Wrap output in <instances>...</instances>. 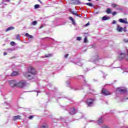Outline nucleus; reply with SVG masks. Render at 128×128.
I'll return each instance as SVG.
<instances>
[{"label":"nucleus","instance_id":"1","mask_svg":"<svg viewBox=\"0 0 128 128\" xmlns=\"http://www.w3.org/2000/svg\"><path fill=\"white\" fill-rule=\"evenodd\" d=\"M34 74H36V71L34 67H28V72L24 73V75L28 80H34Z\"/></svg>","mask_w":128,"mask_h":128},{"label":"nucleus","instance_id":"2","mask_svg":"<svg viewBox=\"0 0 128 128\" xmlns=\"http://www.w3.org/2000/svg\"><path fill=\"white\" fill-rule=\"evenodd\" d=\"M78 78H80V80H84V86H90L89 88V90H92V92H90V94H92L94 92V90L90 88V85L86 83V80H84V76H78Z\"/></svg>","mask_w":128,"mask_h":128},{"label":"nucleus","instance_id":"3","mask_svg":"<svg viewBox=\"0 0 128 128\" xmlns=\"http://www.w3.org/2000/svg\"><path fill=\"white\" fill-rule=\"evenodd\" d=\"M116 92H119V94H128V90L126 88L122 89V88H118L116 89Z\"/></svg>","mask_w":128,"mask_h":128},{"label":"nucleus","instance_id":"4","mask_svg":"<svg viewBox=\"0 0 128 128\" xmlns=\"http://www.w3.org/2000/svg\"><path fill=\"white\" fill-rule=\"evenodd\" d=\"M26 85V80H21L18 82H17L16 88H24Z\"/></svg>","mask_w":128,"mask_h":128},{"label":"nucleus","instance_id":"5","mask_svg":"<svg viewBox=\"0 0 128 128\" xmlns=\"http://www.w3.org/2000/svg\"><path fill=\"white\" fill-rule=\"evenodd\" d=\"M94 102V99L89 98L86 101V102L88 105V106H92Z\"/></svg>","mask_w":128,"mask_h":128},{"label":"nucleus","instance_id":"6","mask_svg":"<svg viewBox=\"0 0 128 128\" xmlns=\"http://www.w3.org/2000/svg\"><path fill=\"white\" fill-rule=\"evenodd\" d=\"M98 60H100V58L98 55H96L92 58L90 62L98 64Z\"/></svg>","mask_w":128,"mask_h":128},{"label":"nucleus","instance_id":"7","mask_svg":"<svg viewBox=\"0 0 128 128\" xmlns=\"http://www.w3.org/2000/svg\"><path fill=\"white\" fill-rule=\"evenodd\" d=\"M9 82L12 88H16L17 82H16V80H11Z\"/></svg>","mask_w":128,"mask_h":128},{"label":"nucleus","instance_id":"8","mask_svg":"<svg viewBox=\"0 0 128 128\" xmlns=\"http://www.w3.org/2000/svg\"><path fill=\"white\" fill-rule=\"evenodd\" d=\"M70 2H72V4L78 6V4H84V3L80 2V0H70Z\"/></svg>","mask_w":128,"mask_h":128},{"label":"nucleus","instance_id":"9","mask_svg":"<svg viewBox=\"0 0 128 128\" xmlns=\"http://www.w3.org/2000/svg\"><path fill=\"white\" fill-rule=\"evenodd\" d=\"M69 114L72 115L75 114H76V109L74 107L71 108L69 110Z\"/></svg>","mask_w":128,"mask_h":128},{"label":"nucleus","instance_id":"10","mask_svg":"<svg viewBox=\"0 0 128 128\" xmlns=\"http://www.w3.org/2000/svg\"><path fill=\"white\" fill-rule=\"evenodd\" d=\"M102 94H104V96H110V92L106 90V89L103 88L102 90Z\"/></svg>","mask_w":128,"mask_h":128},{"label":"nucleus","instance_id":"11","mask_svg":"<svg viewBox=\"0 0 128 128\" xmlns=\"http://www.w3.org/2000/svg\"><path fill=\"white\" fill-rule=\"evenodd\" d=\"M120 22H122V24H128V20L126 18H124V20L122 18L119 19Z\"/></svg>","mask_w":128,"mask_h":128},{"label":"nucleus","instance_id":"12","mask_svg":"<svg viewBox=\"0 0 128 128\" xmlns=\"http://www.w3.org/2000/svg\"><path fill=\"white\" fill-rule=\"evenodd\" d=\"M75 64H77V66H82V60H78L76 62H74Z\"/></svg>","mask_w":128,"mask_h":128},{"label":"nucleus","instance_id":"13","mask_svg":"<svg viewBox=\"0 0 128 128\" xmlns=\"http://www.w3.org/2000/svg\"><path fill=\"white\" fill-rule=\"evenodd\" d=\"M69 20H70L72 21V24L74 26H76V21H74V18H72V16H70L69 17Z\"/></svg>","mask_w":128,"mask_h":128},{"label":"nucleus","instance_id":"14","mask_svg":"<svg viewBox=\"0 0 128 128\" xmlns=\"http://www.w3.org/2000/svg\"><path fill=\"white\" fill-rule=\"evenodd\" d=\"M110 20V16H104L102 18V20Z\"/></svg>","mask_w":128,"mask_h":128},{"label":"nucleus","instance_id":"15","mask_svg":"<svg viewBox=\"0 0 128 128\" xmlns=\"http://www.w3.org/2000/svg\"><path fill=\"white\" fill-rule=\"evenodd\" d=\"M102 116H101L99 120H98V122H97V124H102Z\"/></svg>","mask_w":128,"mask_h":128},{"label":"nucleus","instance_id":"16","mask_svg":"<svg viewBox=\"0 0 128 128\" xmlns=\"http://www.w3.org/2000/svg\"><path fill=\"white\" fill-rule=\"evenodd\" d=\"M20 116H14L13 117V120H20Z\"/></svg>","mask_w":128,"mask_h":128},{"label":"nucleus","instance_id":"17","mask_svg":"<svg viewBox=\"0 0 128 128\" xmlns=\"http://www.w3.org/2000/svg\"><path fill=\"white\" fill-rule=\"evenodd\" d=\"M12 76H18V72L14 71L11 74Z\"/></svg>","mask_w":128,"mask_h":128},{"label":"nucleus","instance_id":"18","mask_svg":"<svg viewBox=\"0 0 128 128\" xmlns=\"http://www.w3.org/2000/svg\"><path fill=\"white\" fill-rule=\"evenodd\" d=\"M14 30V27L10 26L6 30V32H10V30Z\"/></svg>","mask_w":128,"mask_h":128},{"label":"nucleus","instance_id":"19","mask_svg":"<svg viewBox=\"0 0 128 128\" xmlns=\"http://www.w3.org/2000/svg\"><path fill=\"white\" fill-rule=\"evenodd\" d=\"M117 30L120 32H122V28L120 27V26L118 25L117 26Z\"/></svg>","mask_w":128,"mask_h":128},{"label":"nucleus","instance_id":"20","mask_svg":"<svg viewBox=\"0 0 128 128\" xmlns=\"http://www.w3.org/2000/svg\"><path fill=\"white\" fill-rule=\"evenodd\" d=\"M84 4H86V6H90L91 8H94V5L90 2L85 3Z\"/></svg>","mask_w":128,"mask_h":128},{"label":"nucleus","instance_id":"21","mask_svg":"<svg viewBox=\"0 0 128 128\" xmlns=\"http://www.w3.org/2000/svg\"><path fill=\"white\" fill-rule=\"evenodd\" d=\"M13 50H14V48H10L7 50L8 52H13Z\"/></svg>","mask_w":128,"mask_h":128},{"label":"nucleus","instance_id":"22","mask_svg":"<svg viewBox=\"0 0 128 128\" xmlns=\"http://www.w3.org/2000/svg\"><path fill=\"white\" fill-rule=\"evenodd\" d=\"M106 12L108 14H112V10H110V8H108L106 11Z\"/></svg>","mask_w":128,"mask_h":128},{"label":"nucleus","instance_id":"23","mask_svg":"<svg viewBox=\"0 0 128 128\" xmlns=\"http://www.w3.org/2000/svg\"><path fill=\"white\" fill-rule=\"evenodd\" d=\"M111 6H112V8H117V6H118V5L116 4H112Z\"/></svg>","mask_w":128,"mask_h":128},{"label":"nucleus","instance_id":"24","mask_svg":"<svg viewBox=\"0 0 128 128\" xmlns=\"http://www.w3.org/2000/svg\"><path fill=\"white\" fill-rule=\"evenodd\" d=\"M31 24L32 26H36V24H38V22L36 21L32 22Z\"/></svg>","mask_w":128,"mask_h":128},{"label":"nucleus","instance_id":"25","mask_svg":"<svg viewBox=\"0 0 128 128\" xmlns=\"http://www.w3.org/2000/svg\"><path fill=\"white\" fill-rule=\"evenodd\" d=\"M71 14H74V16H78V12H76L71 11Z\"/></svg>","mask_w":128,"mask_h":128},{"label":"nucleus","instance_id":"26","mask_svg":"<svg viewBox=\"0 0 128 128\" xmlns=\"http://www.w3.org/2000/svg\"><path fill=\"white\" fill-rule=\"evenodd\" d=\"M10 2V0H2V4H4V2Z\"/></svg>","mask_w":128,"mask_h":128},{"label":"nucleus","instance_id":"27","mask_svg":"<svg viewBox=\"0 0 128 128\" xmlns=\"http://www.w3.org/2000/svg\"><path fill=\"white\" fill-rule=\"evenodd\" d=\"M10 46H16V42H10Z\"/></svg>","mask_w":128,"mask_h":128},{"label":"nucleus","instance_id":"28","mask_svg":"<svg viewBox=\"0 0 128 128\" xmlns=\"http://www.w3.org/2000/svg\"><path fill=\"white\" fill-rule=\"evenodd\" d=\"M116 10H122V8L120 7V6H118L116 7Z\"/></svg>","mask_w":128,"mask_h":128},{"label":"nucleus","instance_id":"29","mask_svg":"<svg viewBox=\"0 0 128 128\" xmlns=\"http://www.w3.org/2000/svg\"><path fill=\"white\" fill-rule=\"evenodd\" d=\"M84 44H86V42H88V37L84 38Z\"/></svg>","mask_w":128,"mask_h":128},{"label":"nucleus","instance_id":"30","mask_svg":"<svg viewBox=\"0 0 128 128\" xmlns=\"http://www.w3.org/2000/svg\"><path fill=\"white\" fill-rule=\"evenodd\" d=\"M16 40H20V35L16 36Z\"/></svg>","mask_w":128,"mask_h":128},{"label":"nucleus","instance_id":"31","mask_svg":"<svg viewBox=\"0 0 128 128\" xmlns=\"http://www.w3.org/2000/svg\"><path fill=\"white\" fill-rule=\"evenodd\" d=\"M126 100H128V97H124L121 102H126Z\"/></svg>","mask_w":128,"mask_h":128},{"label":"nucleus","instance_id":"32","mask_svg":"<svg viewBox=\"0 0 128 128\" xmlns=\"http://www.w3.org/2000/svg\"><path fill=\"white\" fill-rule=\"evenodd\" d=\"M71 88L72 89V90H80V88Z\"/></svg>","mask_w":128,"mask_h":128},{"label":"nucleus","instance_id":"33","mask_svg":"<svg viewBox=\"0 0 128 128\" xmlns=\"http://www.w3.org/2000/svg\"><path fill=\"white\" fill-rule=\"evenodd\" d=\"M40 8V4H36L34 6V8Z\"/></svg>","mask_w":128,"mask_h":128},{"label":"nucleus","instance_id":"34","mask_svg":"<svg viewBox=\"0 0 128 128\" xmlns=\"http://www.w3.org/2000/svg\"><path fill=\"white\" fill-rule=\"evenodd\" d=\"M50 54H46L44 56H42V58H50Z\"/></svg>","mask_w":128,"mask_h":128},{"label":"nucleus","instance_id":"35","mask_svg":"<svg viewBox=\"0 0 128 128\" xmlns=\"http://www.w3.org/2000/svg\"><path fill=\"white\" fill-rule=\"evenodd\" d=\"M66 84L67 86H70V81H67V82H66Z\"/></svg>","mask_w":128,"mask_h":128},{"label":"nucleus","instance_id":"36","mask_svg":"<svg viewBox=\"0 0 128 128\" xmlns=\"http://www.w3.org/2000/svg\"><path fill=\"white\" fill-rule=\"evenodd\" d=\"M40 128H48V126L46 125H42Z\"/></svg>","mask_w":128,"mask_h":128},{"label":"nucleus","instance_id":"37","mask_svg":"<svg viewBox=\"0 0 128 128\" xmlns=\"http://www.w3.org/2000/svg\"><path fill=\"white\" fill-rule=\"evenodd\" d=\"M76 40H82V37H80V36L77 37Z\"/></svg>","mask_w":128,"mask_h":128},{"label":"nucleus","instance_id":"38","mask_svg":"<svg viewBox=\"0 0 128 128\" xmlns=\"http://www.w3.org/2000/svg\"><path fill=\"white\" fill-rule=\"evenodd\" d=\"M122 30L124 31V32H126V28L124 27V28H122Z\"/></svg>","mask_w":128,"mask_h":128},{"label":"nucleus","instance_id":"39","mask_svg":"<svg viewBox=\"0 0 128 128\" xmlns=\"http://www.w3.org/2000/svg\"><path fill=\"white\" fill-rule=\"evenodd\" d=\"M33 118H34V116H29L28 118L29 120H32Z\"/></svg>","mask_w":128,"mask_h":128},{"label":"nucleus","instance_id":"40","mask_svg":"<svg viewBox=\"0 0 128 128\" xmlns=\"http://www.w3.org/2000/svg\"><path fill=\"white\" fill-rule=\"evenodd\" d=\"M124 42H128V38L124 39Z\"/></svg>","mask_w":128,"mask_h":128},{"label":"nucleus","instance_id":"41","mask_svg":"<svg viewBox=\"0 0 128 128\" xmlns=\"http://www.w3.org/2000/svg\"><path fill=\"white\" fill-rule=\"evenodd\" d=\"M89 122H96V121H94V120H90Z\"/></svg>","mask_w":128,"mask_h":128},{"label":"nucleus","instance_id":"42","mask_svg":"<svg viewBox=\"0 0 128 128\" xmlns=\"http://www.w3.org/2000/svg\"><path fill=\"white\" fill-rule=\"evenodd\" d=\"M68 54H66L65 56H64V58H68Z\"/></svg>","mask_w":128,"mask_h":128},{"label":"nucleus","instance_id":"43","mask_svg":"<svg viewBox=\"0 0 128 128\" xmlns=\"http://www.w3.org/2000/svg\"><path fill=\"white\" fill-rule=\"evenodd\" d=\"M112 14L113 16H116V12H113L112 13Z\"/></svg>","mask_w":128,"mask_h":128},{"label":"nucleus","instance_id":"44","mask_svg":"<svg viewBox=\"0 0 128 128\" xmlns=\"http://www.w3.org/2000/svg\"><path fill=\"white\" fill-rule=\"evenodd\" d=\"M112 24H116V20H113Z\"/></svg>","mask_w":128,"mask_h":128},{"label":"nucleus","instance_id":"45","mask_svg":"<svg viewBox=\"0 0 128 128\" xmlns=\"http://www.w3.org/2000/svg\"><path fill=\"white\" fill-rule=\"evenodd\" d=\"M26 36L28 38L30 36V34H28V33H26Z\"/></svg>","mask_w":128,"mask_h":128},{"label":"nucleus","instance_id":"46","mask_svg":"<svg viewBox=\"0 0 128 128\" xmlns=\"http://www.w3.org/2000/svg\"><path fill=\"white\" fill-rule=\"evenodd\" d=\"M124 72H128V69L125 68V69L124 70Z\"/></svg>","mask_w":128,"mask_h":128},{"label":"nucleus","instance_id":"47","mask_svg":"<svg viewBox=\"0 0 128 128\" xmlns=\"http://www.w3.org/2000/svg\"><path fill=\"white\" fill-rule=\"evenodd\" d=\"M90 26V23H87L85 24L84 26Z\"/></svg>","mask_w":128,"mask_h":128},{"label":"nucleus","instance_id":"48","mask_svg":"<svg viewBox=\"0 0 128 128\" xmlns=\"http://www.w3.org/2000/svg\"><path fill=\"white\" fill-rule=\"evenodd\" d=\"M28 38H32L33 36L32 35H30Z\"/></svg>","mask_w":128,"mask_h":128},{"label":"nucleus","instance_id":"49","mask_svg":"<svg viewBox=\"0 0 128 128\" xmlns=\"http://www.w3.org/2000/svg\"><path fill=\"white\" fill-rule=\"evenodd\" d=\"M6 54H8V53H6V52H4V56H6Z\"/></svg>","mask_w":128,"mask_h":128},{"label":"nucleus","instance_id":"50","mask_svg":"<svg viewBox=\"0 0 128 128\" xmlns=\"http://www.w3.org/2000/svg\"><path fill=\"white\" fill-rule=\"evenodd\" d=\"M79 16L80 18L82 16L81 14H78V16Z\"/></svg>","mask_w":128,"mask_h":128},{"label":"nucleus","instance_id":"51","mask_svg":"<svg viewBox=\"0 0 128 128\" xmlns=\"http://www.w3.org/2000/svg\"><path fill=\"white\" fill-rule=\"evenodd\" d=\"M44 28V25H42L40 27V28Z\"/></svg>","mask_w":128,"mask_h":128},{"label":"nucleus","instance_id":"52","mask_svg":"<svg viewBox=\"0 0 128 128\" xmlns=\"http://www.w3.org/2000/svg\"><path fill=\"white\" fill-rule=\"evenodd\" d=\"M39 2H40V4H42V1H40V0H38Z\"/></svg>","mask_w":128,"mask_h":128},{"label":"nucleus","instance_id":"53","mask_svg":"<svg viewBox=\"0 0 128 128\" xmlns=\"http://www.w3.org/2000/svg\"><path fill=\"white\" fill-rule=\"evenodd\" d=\"M4 4V6H7L8 4L4 3V4Z\"/></svg>","mask_w":128,"mask_h":128},{"label":"nucleus","instance_id":"54","mask_svg":"<svg viewBox=\"0 0 128 128\" xmlns=\"http://www.w3.org/2000/svg\"><path fill=\"white\" fill-rule=\"evenodd\" d=\"M66 98V97H59V98Z\"/></svg>","mask_w":128,"mask_h":128},{"label":"nucleus","instance_id":"55","mask_svg":"<svg viewBox=\"0 0 128 128\" xmlns=\"http://www.w3.org/2000/svg\"><path fill=\"white\" fill-rule=\"evenodd\" d=\"M86 70V72H88V68H87Z\"/></svg>","mask_w":128,"mask_h":128},{"label":"nucleus","instance_id":"56","mask_svg":"<svg viewBox=\"0 0 128 128\" xmlns=\"http://www.w3.org/2000/svg\"><path fill=\"white\" fill-rule=\"evenodd\" d=\"M88 2H92V0H88Z\"/></svg>","mask_w":128,"mask_h":128},{"label":"nucleus","instance_id":"57","mask_svg":"<svg viewBox=\"0 0 128 128\" xmlns=\"http://www.w3.org/2000/svg\"><path fill=\"white\" fill-rule=\"evenodd\" d=\"M50 40H54V39L50 38Z\"/></svg>","mask_w":128,"mask_h":128},{"label":"nucleus","instance_id":"58","mask_svg":"<svg viewBox=\"0 0 128 128\" xmlns=\"http://www.w3.org/2000/svg\"><path fill=\"white\" fill-rule=\"evenodd\" d=\"M94 82H96V80H94Z\"/></svg>","mask_w":128,"mask_h":128},{"label":"nucleus","instance_id":"59","mask_svg":"<svg viewBox=\"0 0 128 128\" xmlns=\"http://www.w3.org/2000/svg\"><path fill=\"white\" fill-rule=\"evenodd\" d=\"M38 96V94H37V96Z\"/></svg>","mask_w":128,"mask_h":128},{"label":"nucleus","instance_id":"60","mask_svg":"<svg viewBox=\"0 0 128 128\" xmlns=\"http://www.w3.org/2000/svg\"><path fill=\"white\" fill-rule=\"evenodd\" d=\"M40 92H38V94Z\"/></svg>","mask_w":128,"mask_h":128},{"label":"nucleus","instance_id":"61","mask_svg":"<svg viewBox=\"0 0 128 128\" xmlns=\"http://www.w3.org/2000/svg\"><path fill=\"white\" fill-rule=\"evenodd\" d=\"M40 92H38V94Z\"/></svg>","mask_w":128,"mask_h":128},{"label":"nucleus","instance_id":"62","mask_svg":"<svg viewBox=\"0 0 128 128\" xmlns=\"http://www.w3.org/2000/svg\"><path fill=\"white\" fill-rule=\"evenodd\" d=\"M97 0V1H98V0Z\"/></svg>","mask_w":128,"mask_h":128}]
</instances>
